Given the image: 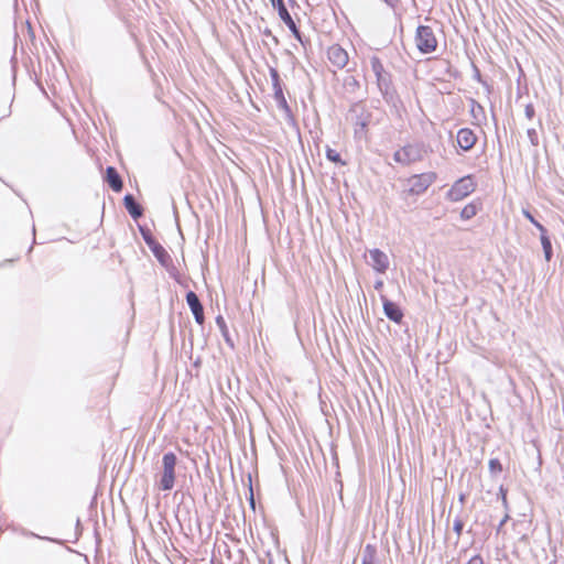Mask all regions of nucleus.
Segmentation results:
<instances>
[{"instance_id": "cd10ccee", "label": "nucleus", "mask_w": 564, "mask_h": 564, "mask_svg": "<svg viewBox=\"0 0 564 564\" xmlns=\"http://www.w3.org/2000/svg\"><path fill=\"white\" fill-rule=\"evenodd\" d=\"M216 323H217V325H218V327H219V328H225L226 323H225V319H224V317H223V316H220V315H219V316H217V318H216Z\"/></svg>"}, {"instance_id": "4468645a", "label": "nucleus", "mask_w": 564, "mask_h": 564, "mask_svg": "<svg viewBox=\"0 0 564 564\" xmlns=\"http://www.w3.org/2000/svg\"><path fill=\"white\" fill-rule=\"evenodd\" d=\"M106 177H107V182H108L109 186L115 192H120L122 189V181L115 167H112V166L107 167Z\"/></svg>"}, {"instance_id": "a211bd4d", "label": "nucleus", "mask_w": 564, "mask_h": 564, "mask_svg": "<svg viewBox=\"0 0 564 564\" xmlns=\"http://www.w3.org/2000/svg\"><path fill=\"white\" fill-rule=\"evenodd\" d=\"M541 243L544 251L545 260L549 262L552 258V243L546 235H541Z\"/></svg>"}, {"instance_id": "20e7f679", "label": "nucleus", "mask_w": 564, "mask_h": 564, "mask_svg": "<svg viewBox=\"0 0 564 564\" xmlns=\"http://www.w3.org/2000/svg\"><path fill=\"white\" fill-rule=\"evenodd\" d=\"M415 42L419 51L424 54L434 52L437 46V41L433 30L425 25H420L417 28Z\"/></svg>"}, {"instance_id": "f03ea898", "label": "nucleus", "mask_w": 564, "mask_h": 564, "mask_svg": "<svg viewBox=\"0 0 564 564\" xmlns=\"http://www.w3.org/2000/svg\"><path fill=\"white\" fill-rule=\"evenodd\" d=\"M427 151L422 144H406L394 152L393 159L397 163L402 165H410L412 163L422 161Z\"/></svg>"}, {"instance_id": "6e6552de", "label": "nucleus", "mask_w": 564, "mask_h": 564, "mask_svg": "<svg viewBox=\"0 0 564 564\" xmlns=\"http://www.w3.org/2000/svg\"><path fill=\"white\" fill-rule=\"evenodd\" d=\"M328 61L337 68H344L349 61L348 53L338 44H334L327 50Z\"/></svg>"}, {"instance_id": "0eeeda50", "label": "nucleus", "mask_w": 564, "mask_h": 564, "mask_svg": "<svg viewBox=\"0 0 564 564\" xmlns=\"http://www.w3.org/2000/svg\"><path fill=\"white\" fill-rule=\"evenodd\" d=\"M368 264L379 273H384L390 264L389 257L380 249L369 250Z\"/></svg>"}, {"instance_id": "9d476101", "label": "nucleus", "mask_w": 564, "mask_h": 564, "mask_svg": "<svg viewBox=\"0 0 564 564\" xmlns=\"http://www.w3.org/2000/svg\"><path fill=\"white\" fill-rule=\"evenodd\" d=\"M186 302L194 315L195 321L202 325L204 323V310L196 293L189 291L186 294Z\"/></svg>"}, {"instance_id": "6ab92c4d", "label": "nucleus", "mask_w": 564, "mask_h": 564, "mask_svg": "<svg viewBox=\"0 0 564 564\" xmlns=\"http://www.w3.org/2000/svg\"><path fill=\"white\" fill-rule=\"evenodd\" d=\"M275 87V93H274V97L279 104V106L285 110H288V104H286V100L284 98V95L282 93V89L281 87L278 86V84L274 85Z\"/></svg>"}, {"instance_id": "473e14b6", "label": "nucleus", "mask_w": 564, "mask_h": 564, "mask_svg": "<svg viewBox=\"0 0 564 564\" xmlns=\"http://www.w3.org/2000/svg\"><path fill=\"white\" fill-rule=\"evenodd\" d=\"M224 338H225L226 343H228L231 347L234 346V344H232V341H231V339H230L228 334L226 336H224Z\"/></svg>"}, {"instance_id": "ddd939ff", "label": "nucleus", "mask_w": 564, "mask_h": 564, "mask_svg": "<svg viewBox=\"0 0 564 564\" xmlns=\"http://www.w3.org/2000/svg\"><path fill=\"white\" fill-rule=\"evenodd\" d=\"M370 64H371V69L373 72V74L376 75V78H377L380 89H382L383 87H387L389 82L387 78V74L384 73L383 65L380 62V59L378 57L373 56L370 59Z\"/></svg>"}, {"instance_id": "4be33fe9", "label": "nucleus", "mask_w": 564, "mask_h": 564, "mask_svg": "<svg viewBox=\"0 0 564 564\" xmlns=\"http://www.w3.org/2000/svg\"><path fill=\"white\" fill-rule=\"evenodd\" d=\"M527 135L530 140V143L533 145V147H536L539 144V135H538V132L534 128H529L527 130Z\"/></svg>"}, {"instance_id": "f257e3e1", "label": "nucleus", "mask_w": 564, "mask_h": 564, "mask_svg": "<svg viewBox=\"0 0 564 564\" xmlns=\"http://www.w3.org/2000/svg\"><path fill=\"white\" fill-rule=\"evenodd\" d=\"M177 457L174 453H165L162 457V469L160 473L159 488L163 491H170L175 484V467Z\"/></svg>"}, {"instance_id": "f3484780", "label": "nucleus", "mask_w": 564, "mask_h": 564, "mask_svg": "<svg viewBox=\"0 0 564 564\" xmlns=\"http://www.w3.org/2000/svg\"><path fill=\"white\" fill-rule=\"evenodd\" d=\"M376 550L372 545L368 544L365 546L362 551V561L361 564H373L375 562Z\"/></svg>"}, {"instance_id": "f8f14e48", "label": "nucleus", "mask_w": 564, "mask_h": 564, "mask_svg": "<svg viewBox=\"0 0 564 564\" xmlns=\"http://www.w3.org/2000/svg\"><path fill=\"white\" fill-rule=\"evenodd\" d=\"M380 299L382 301L386 316L392 322L400 323L403 317V313L400 307L392 301L388 300L384 295H380Z\"/></svg>"}, {"instance_id": "dca6fc26", "label": "nucleus", "mask_w": 564, "mask_h": 564, "mask_svg": "<svg viewBox=\"0 0 564 564\" xmlns=\"http://www.w3.org/2000/svg\"><path fill=\"white\" fill-rule=\"evenodd\" d=\"M481 208L480 202H473L467 204L460 212L462 219L468 220L477 215L479 209Z\"/></svg>"}, {"instance_id": "423d86ee", "label": "nucleus", "mask_w": 564, "mask_h": 564, "mask_svg": "<svg viewBox=\"0 0 564 564\" xmlns=\"http://www.w3.org/2000/svg\"><path fill=\"white\" fill-rule=\"evenodd\" d=\"M272 6L276 8L280 19L288 25L292 34L295 36L296 40H299L301 43H303L301 33L299 29L296 28L295 22L293 21L291 14L289 13L283 0H271Z\"/></svg>"}, {"instance_id": "412c9836", "label": "nucleus", "mask_w": 564, "mask_h": 564, "mask_svg": "<svg viewBox=\"0 0 564 564\" xmlns=\"http://www.w3.org/2000/svg\"><path fill=\"white\" fill-rule=\"evenodd\" d=\"M489 470L491 474L496 475L502 470V466L497 458H492L489 460Z\"/></svg>"}, {"instance_id": "2f4dec72", "label": "nucleus", "mask_w": 564, "mask_h": 564, "mask_svg": "<svg viewBox=\"0 0 564 564\" xmlns=\"http://www.w3.org/2000/svg\"><path fill=\"white\" fill-rule=\"evenodd\" d=\"M500 492L502 495V501H503V505L507 506V498H506V492L502 488H500Z\"/></svg>"}, {"instance_id": "f704fd0d", "label": "nucleus", "mask_w": 564, "mask_h": 564, "mask_svg": "<svg viewBox=\"0 0 564 564\" xmlns=\"http://www.w3.org/2000/svg\"><path fill=\"white\" fill-rule=\"evenodd\" d=\"M273 78L276 80L278 79V74L276 72H273Z\"/></svg>"}, {"instance_id": "7c9ffc66", "label": "nucleus", "mask_w": 564, "mask_h": 564, "mask_svg": "<svg viewBox=\"0 0 564 564\" xmlns=\"http://www.w3.org/2000/svg\"><path fill=\"white\" fill-rule=\"evenodd\" d=\"M382 288H383V281H382V280H377V281L375 282V289H376L377 291H380Z\"/></svg>"}, {"instance_id": "c756f323", "label": "nucleus", "mask_w": 564, "mask_h": 564, "mask_svg": "<svg viewBox=\"0 0 564 564\" xmlns=\"http://www.w3.org/2000/svg\"><path fill=\"white\" fill-rule=\"evenodd\" d=\"M508 519H509V516L506 514L498 525V529H497L498 532H500L501 528L505 525V523L508 521Z\"/></svg>"}, {"instance_id": "bb28decb", "label": "nucleus", "mask_w": 564, "mask_h": 564, "mask_svg": "<svg viewBox=\"0 0 564 564\" xmlns=\"http://www.w3.org/2000/svg\"><path fill=\"white\" fill-rule=\"evenodd\" d=\"M533 225L540 230L541 235H546V229L539 221L534 220Z\"/></svg>"}, {"instance_id": "c85d7f7f", "label": "nucleus", "mask_w": 564, "mask_h": 564, "mask_svg": "<svg viewBox=\"0 0 564 564\" xmlns=\"http://www.w3.org/2000/svg\"><path fill=\"white\" fill-rule=\"evenodd\" d=\"M467 564H484V563H482L481 557L474 556L473 558L469 560V562Z\"/></svg>"}, {"instance_id": "9b49d317", "label": "nucleus", "mask_w": 564, "mask_h": 564, "mask_svg": "<svg viewBox=\"0 0 564 564\" xmlns=\"http://www.w3.org/2000/svg\"><path fill=\"white\" fill-rule=\"evenodd\" d=\"M477 141V137L471 129L463 128L457 132V144L464 151L470 150Z\"/></svg>"}, {"instance_id": "72a5a7b5", "label": "nucleus", "mask_w": 564, "mask_h": 564, "mask_svg": "<svg viewBox=\"0 0 564 564\" xmlns=\"http://www.w3.org/2000/svg\"><path fill=\"white\" fill-rule=\"evenodd\" d=\"M223 336H226L228 333L227 326L225 325V328H220Z\"/></svg>"}, {"instance_id": "1a4fd4ad", "label": "nucleus", "mask_w": 564, "mask_h": 564, "mask_svg": "<svg viewBox=\"0 0 564 564\" xmlns=\"http://www.w3.org/2000/svg\"><path fill=\"white\" fill-rule=\"evenodd\" d=\"M142 234H143V239H144L145 243L148 245L150 250L153 252L155 258L162 264H165L166 261L170 259V256L166 252V250L153 237H151V235L145 234V232H142Z\"/></svg>"}, {"instance_id": "7ed1b4c3", "label": "nucleus", "mask_w": 564, "mask_h": 564, "mask_svg": "<svg viewBox=\"0 0 564 564\" xmlns=\"http://www.w3.org/2000/svg\"><path fill=\"white\" fill-rule=\"evenodd\" d=\"M476 189V183L470 175L457 180L446 194L451 202H459Z\"/></svg>"}, {"instance_id": "b1692460", "label": "nucleus", "mask_w": 564, "mask_h": 564, "mask_svg": "<svg viewBox=\"0 0 564 564\" xmlns=\"http://www.w3.org/2000/svg\"><path fill=\"white\" fill-rule=\"evenodd\" d=\"M463 527H464V524H463L462 520L456 519L454 521V531L457 533V535L462 534Z\"/></svg>"}, {"instance_id": "39448f33", "label": "nucleus", "mask_w": 564, "mask_h": 564, "mask_svg": "<svg viewBox=\"0 0 564 564\" xmlns=\"http://www.w3.org/2000/svg\"><path fill=\"white\" fill-rule=\"evenodd\" d=\"M436 173L426 172L412 175L408 180L409 192L412 195L423 194L436 180Z\"/></svg>"}, {"instance_id": "aec40b11", "label": "nucleus", "mask_w": 564, "mask_h": 564, "mask_svg": "<svg viewBox=\"0 0 564 564\" xmlns=\"http://www.w3.org/2000/svg\"><path fill=\"white\" fill-rule=\"evenodd\" d=\"M326 158L334 163L345 164V162L341 161L340 154L329 147L326 148Z\"/></svg>"}, {"instance_id": "2eb2a0df", "label": "nucleus", "mask_w": 564, "mask_h": 564, "mask_svg": "<svg viewBox=\"0 0 564 564\" xmlns=\"http://www.w3.org/2000/svg\"><path fill=\"white\" fill-rule=\"evenodd\" d=\"M124 207L129 212V214L134 218H139L142 215V209L139 204H137L134 197L132 195H126L123 198Z\"/></svg>"}, {"instance_id": "5701e85b", "label": "nucleus", "mask_w": 564, "mask_h": 564, "mask_svg": "<svg viewBox=\"0 0 564 564\" xmlns=\"http://www.w3.org/2000/svg\"><path fill=\"white\" fill-rule=\"evenodd\" d=\"M524 115H525V117H527L529 120H531V119L534 117V115H535V110H534V107H533L531 104H528V105L525 106Z\"/></svg>"}, {"instance_id": "a878e982", "label": "nucleus", "mask_w": 564, "mask_h": 564, "mask_svg": "<svg viewBox=\"0 0 564 564\" xmlns=\"http://www.w3.org/2000/svg\"><path fill=\"white\" fill-rule=\"evenodd\" d=\"M533 225L540 230L541 235H546V229L539 221L534 220Z\"/></svg>"}, {"instance_id": "393cba45", "label": "nucleus", "mask_w": 564, "mask_h": 564, "mask_svg": "<svg viewBox=\"0 0 564 564\" xmlns=\"http://www.w3.org/2000/svg\"><path fill=\"white\" fill-rule=\"evenodd\" d=\"M522 214H523V216H524L529 221H531V223L533 224V221H534L535 219H534V217L532 216V214H531L529 210L523 209V210H522Z\"/></svg>"}]
</instances>
